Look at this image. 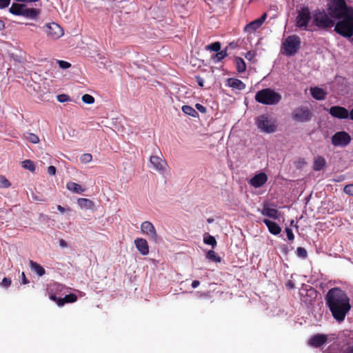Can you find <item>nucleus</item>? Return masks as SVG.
<instances>
[{"instance_id":"37","label":"nucleus","mask_w":353,"mask_h":353,"mask_svg":"<svg viewBox=\"0 0 353 353\" xmlns=\"http://www.w3.org/2000/svg\"><path fill=\"white\" fill-rule=\"evenodd\" d=\"M296 254L298 257L301 258V259H305L307 257V250L304 248H302V247L297 248Z\"/></svg>"},{"instance_id":"53","label":"nucleus","mask_w":353,"mask_h":353,"mask_svg":"<svg viewBox=\"0 0 353 353\" xmlns=\"http://www.w3.org/2000/svg\"><path fill=\"white\" fill-rule=\"evenodd\" d=\"M199 284H200V282L199 281L194 280L192 283V287L193 288H197L199 285Z\"/></svg>"},{"instance_id":"32","label":"nucleus","mask_w":353,"mask_h":353,"mask_svg":"<svg viewBox=\"0 0 353 353\" xmlns=\"http://www.w3.org/2000/svg\"><path fill=\"white\" fill-rule=\"evenodd\" d=\"M22 167L32 172H34L36 169L34 162L29 159L22 161Z\"/></svg>"},{"instance_id":"62","label":"nucleus","mask_w":353,"mask_h":353,"mask_svg":"<svg viewBox=\"0 0 353 353\" xmlns=\"http://www.w3.org/2000/svg\"><path fill=\"white\" fill-rule=\"evenodd\" d=\"M28 25L34 26V24H33V23H28Z\"/></svg>"},{"instance_id":"41","label":"nucleus","mask_w":353,"mask_h":353,"mask_svg":"<svg viewBox=\"0 0 353 353\" xmlns=\"http://www.w3.org/2000/svg\"><path fill=\"white\" fill-rule=\"evenodd\" d=\"M343 192L346 194L353 196V184L346 185L343 188Z\"/></svg>"},{"instance_id":"42","label":"nucleus","mask_w":353,"mask_h":353,"mask_svg":"<svg viewBox=\"0 0 353 353\" xmlns=\"http://www.w3.org/2000/svg\"><path fill=\"white\" fill-rule=\"evenodd\" d=\"M57 63H58L59 67L63 69H68V68H70V66H71V64L69 62L65 61L58 60Z\"/></svg>"},{"instance_id":"25","label":"nucleus","mask_w":353,"mask_h":353,"mask_svg":"<svg viewBox=\"0 0 353 353\" xmlns=\"http://www.w3.org/2000/svg\"><path fill=\"white\" fill-rule=\"evenodd\" d=\"M25 8V4L14 3L9 9L10 13L17 16H21L23 10Z\"/></svg>"},{"instance_id":"55","label":"nucleus","mask_w":353,"mask_h":353,"mask_svg":"<svg viewBox=\"0 0 353 353\" xmlns=\"http://www.w3.org/2000/svg\"><path fill=\"white\" fill-rule=\"evenodd\" d=\"M5 28L4 22L0 19V30H3Z\"/></svg>"},{"instance_id":"39","label":"nucleus","mask_w":353,"mask_h":353,"mask_svg":"<svg viewBox=\"0 0 353 353\" xmlns=\"http://www.w3.org/2000/svg\"><path fill=\"white\" fill-rule=\"evenodd\" d=\"M11 185L10 181L3 176H0V188H7Z\"/></svg>"},{"instance_id":"3","label":"nucleus","mask_w":353,"mask_h":353,"mask_svg":"<svg viewBox=\"0 0 353 353\" xmlns=\"http://www.w3.org/2000/svg\"><path fill=\"white\" fill-rule=\"evenodd\" d=\"M333 19L329 12L327 13L324 10H316L312 14V23L320 30H327L334 27Z\"/></svg>"},{"instance_id":"20","label":"nucleus","mask_w":353,"mask_h":353,"mask_svg":"<svg viewBox=\"0 0 353 353\" xmlns=\"http://www.w3.org/2000/svg\"><path fill=\"white\" fill-rule=\"evenodd\" d=\"M261 214L263 216H266L274 219H278L280 214L279 212L276 209L270 208L267 205H264L261 210Z\"/></svg>"},{"instance_id":"58","label":"nucleus","mask_w":353,"mask_h":353,"mask_svg":"<svg viewBox=\"0 0 353 353\" xmlns=\"http://www.w3.org/2000/svg\"><path fill=\"white\" fill-rule=\"evenodd\" d=\"M347 353H353V345L347 349Z\"/></svg>"},{"instance_id":"35","label":"nucleus","mask_w":353,"mask_h":353,"mask_svg":"<svg viewBox=\"0 0 353 353\" xmlns=\"http://www.w3.org/2000/svg\"><path fill=\"white\" fill-rule=\"evenodd\" d=\"M221 45L219 41L214 42L210 45L205 46V49L207 50H210L213 52H218L221 50Z\"/></svg>"},{"instance_id":"36","label":"nucleus","mask_w":353,"mask_h":353,"mask_svg":"<svg viewBox=\"0 0 353 353\" xmlns=\"http://www.w3.org/2000/svg\"><path fill=\"white\" fill-rule=\"evenodd\" d=\"M206 256L208 259L214 261V262H220L221 258L219 256L216 252L213 250H209L206 254Z\"/></svg>"},{"instance_id":"4","label":"nucleus","mask_w":353,"mask_h":353,"mask_svg":"<svg viewBox=\"0 0 353 353\" xmlns=\"http://www.w3.org/2000/svg\"><path fill=\"white\" fill-rule=\"evenodd\" d=\"M254 99L261 104L276 105L281 101L282 97L271 88H264L256 93Z\"/></svg>"},{"instance_id":"5","label":"nucleus","mask_w":353,"mask_h":353,"mask_svg":"<svg viewBox=\"0 0 353 353\" xmlns=\"http://www.w3.org/2000/svg\"><path fill=\"white\" fill-rule=\"evenodd\" d=\"M301 39L297 35L288 36L282 44L283 53L288 56L295 54L300 48Z\"/></svg>"},{"instance_id":"56","label":"nucleus","mask_w":353,"mask_h":353,"mask_svg":"<svg viewBox=\"0 0 353 353\" xmlns=\"http://www.w3.org/2000/svg\"><path fill=\"white\" fill-rule=\"evenodd\" d=\"M56 290H61L63 288V285L61 284H55Z\"/></svg>"},{"instance_id":"15","label":"nucleus","mask_w":353,"mask_h":353,"mask_svg":"<svg viewBox=\"0 0 353 353\" xmlns=\"http://www.w3.org/2000/svg\"><path fill=\"white\" fill-rule=\"evenodd\" d=\"M150 163L153 168L158 172H164L165 170L167 165L165 161L157 155H152L150 158Z\"/></svg>"},{"instance_id":"50","label":"nucleus","mask_w":353,"mask_h":353,"mask_svg":"<svg viewBox=\"0 0 353 353\" xmlns=\"http://www.w3.org/2000/svg\"><path fill=\"white\" fill-rule=\"evenodd\" d=\"M21 283L23 284H28L29 283V281L27 279L26 274L23 272H21Z\"/></svg>"},{"instance_id":"6","label":"nucleus","mask_w":353,"mask_h":353,"mask_svg":"<svg viewBox=\"0 0 353 353\" xmlns=\"http://www.w3.org/2000/svg\"><path fill=\"white\" fill-rule=\"evenodd\" d=\"M312 19L311 12L307 6L302 7L297 11L296 26L302 30H307L310 21Z\"/></svg>"},{"instance_id":"19","label":"nucleus","mask_w":353,"mask_h":353,"mask_svg":"<svg viewBox=\"0 0 353 353\" xmlns=\"http://www.w3.org/2000/svg\"><path fill=\"white\" fill-rule=\"evenodd\" d=\"M263 222L268 227V230L271 234L277 235L281 232V228L276 223L266 219H265Z\"/></svg>"},{"instance_id":"23","label":"nucleus","mask_w":353,"mask_h":353,"mask_svg":"<svg viewBox=\"0 0 353 353\" xmlns=\"http://www.w3.org/2000/svg\"><path fill=\"white\" fill-rule=\"evenodd\" d=\"M23 14L21 16H23L28 19H35L39 14V10L36 8H28L25 5V8L23 10Z\"/></svg>"},{"instance_id":"26","label":"nucleus","mask_w":353,"mask_h":353,"mask_svg":"<svg viewBox=\"0 0 353 353\" xmlns=\"http://www.w3.org/2000/svg\"><path fill=\"white\" fill-rule=\"evenodd\" d=\"M77 204L81 208L85 209H92L94 206V202L88 199L79 198L77 200Z\"/></svg>"},{"instance_id":"44","label":"nucleus","mask_w":353,"mask_h":353,"mask_svg":"<svg viewBox=\"0 0 353 353\" xmlns=\"http://www.w3.org/2000/svg\"><path fill=\"white\" fill-rule=\"evenodd\" d=\"M11 283H12L11 279L9 278L5 277L3 279V280L1 283V285L3 288H8L10 286Z\"/></svg>"},{"instance_id":"34","label":"nucleus","mask_w":353,"mask_h":353,"mask_svg":"<svg viewBox=\"0 0 353 353\" xmlns=\"http://www.w3.org/2000/svg\"><path fill=\"white\" fill-rule=\"evenodd\" d=\"M203 242L207 244L211 245L213 248L216 245V241L213 236L208 235L204 236Z\"/></svg>"},{"instance_id":"10","label":"nucleus","mask_w":353,"mask_h":353,"mask_svg":"<svg viewBox=\"0 0 353 353\" xmlns=\"http://www.w3.org/2000/svg\"><path fill=\"white\" fill-rule=\"evenodd\" d=\"M350 141V135L345 131L338 132L332 137V143L334 146H347Z\"/></svg>"},{"instance_id":"38","label":"nucleus","mask_w":353,"mask_h":353,"mask_svg":"<svg viewBox=\"0 0 353 353\" xmlns=\"http://www.w3.org/2000/svg\"><path fill=\"white\" fill-rule=\"evenodd\" d=\"M82 101L86 104H92L94 103V98L88 94H85L82 97Z\"/></svg>"},{"instance_id":"51","label":"nucleus","mask_w":353,"mask_h":353,"mask_svg":"<svg viewBox=\"0 0 353 353\" xmlns=\"http://www.w3.org/2000/svg\"><path fill=\"white\" fill-rule=\"evenodd\" d=\"M59 243V245L63 248L68 247V243L64 239H60Z\"/></svg>"},{"instance_id":"14","label":"nucleus","mask_w":353,"mask_h":353,"mask_svg":"<svg viewBox=\"0 0 353 353\" xmlns=\"http://www.w3.org/2000/svg\"><path fill=\"white\" fill-rule=\"evenodd\" d=\"M268 181V176L265 172H260L255 174L250 179L249 183L255 188L262 187Z\"/></svg>"},{"instance_id":"59","label":"nucleus","mask_w":353,"mask_h":353,"mask_svg":"<svg viewBox=\"0 0 353 353\" xmlns=\"http://www.w3.org/2000/svg\"><path fill=\"white\" fill-rule=\"evenodd\" d=\"M208 223H211L214 221V219L212 218H209L207 219Z\"/></svg>"},{"instance_id":"52","label":"nucleus","mask_w":353,"mask_h":353,"mask_svg":"<svg viewBox=\"0 0 353 353\" xmlns=\"http://www.w3.org/2000/svg\"><path fill=\"white\" fill-rule=\"evenodd\" d=\"M57 210H58L60 212H61V213H64V212H66V211H70V208L65 209V208H64L63 207H62V206H61V205H57Z\"/></svg>"},{"instance_id":"24","label":"nucleus","mask_w":353,"mask_h":353,"mask_svg":"<svg viewBox=\"0 0 353 353\" xmlns=\"http://www.w3.org/2000/svg\"><path fill=\"white\" fill-rule=\"evenodd\" d=\"M30 269L32 272L37 274L39 276H42L46 274L45 269L37 262L33 261H30Z\"/></svg>"},{"instance_id":"46","label":"nucleus","mask_w":353,"mask_h":353,"mask_svg":"<svg viewBox=\"0 0 353 353\" xmlns=\"http://www.w3.org/2000/svg\"><path fill=\"white\" fill-rule=\"evenodd\" d=\"M10 3V0H0V8L3 9L7 8Z\"/></svg>"},{"instance_id":"49","label":"nucleus","mask_w":353,"mask_h":353,"mask_svg":"<svg viewBox=\"0 0 353 353\" xmlns=\"http://www.w3.org/2000/svg\"><path fill=\"white\" fill-rule=\"evenodd\" d=\"M195 79H196V81L198 85L200 87H203L204 85V80L202 77H201L200 76H196Z\"/></svg>"},{"instance_id":"54","label":"nucleus","mask_w":353,"mask_h":353,"mask_svg":"<svg viewBox=\"0 0 353 353\" xmlns=\"http://www.w3.org/2000/svg\"><path fill=\"white\" fill-rule=\"evenodd\" d=\"M253 57V54L252 52H248L245 54V58L248 59H251Z\"/></svg>"},{"instance_id":"40","label":"nucleus","mask_w":353,"mask_h":353,"mask_svg":"<svg viewBox=\"0 0 353 353\" xmlns=\"http://www.w3.org/2000/svg\"><path fill=\"white\" fill-rule=\"evenodd\" d=\"M92 159V156L90 154L85 153L81 156L80 160L83 163H90Z\"/></svg>"},{"instance_id":"47","label":"nucleus","mask_w":353,"mask_h":353,"mask_svg":"<svg viewBox=\"0 0 353 353\" xmlns=\"http://www.w3.org/2000/svg\"><path fill=\"white\" fill-rule=\"evenodd\" d=\"M196 108L197 110H199L201 113H205L206 112V108L203 106V105L200 103H196L195 105Z\"/></svg>"},{"instance_id":"2","label":"nucleus","mask_w":353,"mask_h":353,"mask_svg":"<svg viewBox=\"0 0 353 353\" xmlns=\"http://www.w3.org/2000/svg\"><path fill=\"white\" fill-rule=\"evenodd\" d=\"M325 300L333 318L339 323L343 321L351 310L347 294L339 288H333L328 290Z\"/></svg>"},{"instance_id":"33","label":"nucleus","mask_w":353,"mask_h":353,"mask_svg":"<svg viewBox=\"0 0 353 353\" xmlns=\"http://www.w3.org/2000/svg\"><path fill=\"white\" fill-rule=\"evenodd\" d=\"M23 136L26 139L32 143H38L40 141L39 137L32 132H26L23 134Z\"/></svg>"},{"instance_id":"11","label":"nucleus","mask_w":353,"mask_h":353,"mask_svg":"<svg viewBox=\"0 0 353 353\" xmlns=\"http://www.w3.org/2000/svg\"><path fill=\"white\" fill-rule=\"evenodd\" d=\"M45 27L48 37L52 39H57L63 34L62 28L56 23L46 24Z\"/></svg>"},{"instance_id":"61","label":"nucleus","mask_w":353,"mask_h":353,"mask_svg":"<svg viewBox=\"0 0 353 353\" xmlns=\"http://www.w3.org/2000/svg\"><path fill=\"white\" fill-rule=\"evenodd\" d=\"M290 224H291V225H292V224H294V221H292Z\"/></svg>"},{"instance_id":"43","label":"nucleus","mask_w":353,"mask_h":353,"mask_svg":"<svg viewBox=\"0 0 353 353\" xmlns=\"http://www.w3.org/2000/svg\"><path fill=\"white\" fill-rule=\"evenodd\" d=\"M57 100L61 103H64L66 101H69L70 100V98L68 95L62 94L57 96Z\"/></svg>"},{"instance_id":"27","label":"nucleus","mask_w":353,"mask_h":353,"mask_svg":"<svg viewBox=\"0 0 353 353\" xmlns=\"http://www.w3.org/2000/svg\"><path fill=\"white\" fill-rule=\"evenodd\" d=\"M325 165V160L322 157H318L314 159L313 169L316 171L321 170Z\"/></svg>"},{"instance_id":"31","label":"nucleus","mask_w":353,"mask_h":353,"mask_svg":"<svg viewBox=\"0 0 353 353\" xmlns=\"http://www.w3.org/2000/svg\"><path fill=\"white\" fill-rule=\"evenodd\" d=\"M181 109H182V111L185 114L190 115L194 118L199 117V114H198L197 111L190 105H183Z\"/></svg>"},{"instance_id":"8","label":"nucleus","mask_w":353,"mask_h":353,"mask_svg":"<svg viewBox=\"0 0 353 353\" xmlns=\"http://www.w3.org/2000/svg\"><path fill=\"white\" fill-rule=\"evenodd\" d=\"M256 124L258 128L267 133L274 132L276 130L274 123L265 114L260 115L256 119Z\"/></svg>"},{"instance_id":"16","label":"nucleus","mask_w":353,"mask_h":353,"mask_svg":"<svg viewBox=\"0 0 353 353\" xmlns=\"http://www.w3.org/2000/svg\"><path fill=\"white\" fill-rule=\"evenodd\" d=\"M327 341V336L323 334H316L309 340L308 344L313 347H320Z\"/></svg>"},{"instance_id":"48","label":"nucleus","mask_w":353,"mask_h":353,"mask_svg":"<svg viewBox=\"0 0 353 353\" xmlns=\"http://www.w3.org/2000/svg\"><path fill=\"white\" fill-rule=\"evenodd\" d=\"M56 172H57V169L54 166L50 165L48 168V173L50 175H51V176L55 175Z\"/></svg>"},{"instance_id":"13","label":"nucleus","mask_w":353,"mask_h":353,"mask_svg":"<svg viewBox=\"0 0 353 353\" xmlns=\"http://www.w3.org/2000/svg\"><path fill=\"white\" fill-rule=\"evenodd\" d=\"M329 113L332 117L340 119H345L349 118L348 110L345 108L339 105L332 106L329 109Z\"/></svg>"},{"instance_id":"22","label":"nucleus","mask_w":353,"mask_h":353,"mask_svg":"<svg viewBox=\"0 0 353 353\" xmlns=\"http://www.w3.org/2000/svg\"><path fill=\"white\" fill-rule=\"evenodd\" d=\"M310 93L313 98L316 100H324L326 97V92L319 87L310 88Z\"/></svg>"},{"instance_id":"29","label":"nucleus","mask_w":353,"mask_h":353,"mask_svg":"<svg viewBox=\"0 0 353 353\" xmlns=\"http://www.w3.org/2000/svg\"><path fill=\"white\" fill-rule=\"evenodd\" d=\"M234 63L236 64V70L241 73L245 71L246 70V65L244 61V60L241 57H235L234 59Z\"/></svg>"},{"instance_id":"57","label":"nucleus","mask_w":353,"mask_h":353,"mask_svg":"<svg viewBox=\"0 0 353 353\" xmlns=\"http://www.w3.org/2000/svg\"><path fill=\"white\" fill-rule=\"evenodd\" d=\"M349 118L353 121V108L349 112Z\"/></svg>"},{"instance_id":"28","label":"nucleus","mask_w":353,"mask_h":353,"mask_svg":"<svg viewBox=\"0 0 353 353\" xmlns=\"http://www.w3.org/2000/svg\"><path fill=\"white\" fill-rule=\"evenodd\" d=\"M66 188L68 190L74 193H81L84 191L79 184L71 181L67 183Z\"/></svg>"},{"instance_id":"7","label":"nucleus","mask_w":353,"mask_h":353,"mask_svg":"<svg viewBox=\"0 0 353 353\" xmlns=\"http://www.w3.org/2000/svg\"><path fill=\"white\" fill-rule=\"evenodd\" d=\"M312 112L307 107H299L295 108L292 113V119L297 122L305 123L311 120Z\"/></svg>"},{"instance_id":"18","label":"nucleus","mask_w":353,"mask_h":353,"mask_svg":"<svg viewBox=\"0 0 353 353\" xmlns=\"http://www.w3.org/2000/svg\"><path fill=\"white\" fill-rule=\"evenodd\" d=\"M134 245L139 252L143 256L148 254L149 246L147 241L143 238H137L134 240Z\"/></svg>"},{"instance_id":"30","label":"nucleus","mask_w":353,"mask_h":353,"mask_svg":"<svg viewBox=\"0 0 353 353\" xmlns=\"http://www.w3.org/2000/svg\"><path fill=\"white\" fill-rule=\"evenodd\" d=\"M216 53L212 57V59L214 63H218L222 61L225 57L228 56L227 48L221 51L216 52Z\"/></svg>"},{"instance_id":"12","label":"nucleus","mask_w":353,"mask_h":353,"mask_svg":"<svg viewBox=\"0 0 353 353\" xmlns=\"http://www.w3.org/2000/svg\"><path fill=\"white\" fill-rule=\"evenodd\" d=\"M50 299L56 302L58 306L62 307L65 303H72L77 301V296L74 294L65 295L63 298H59L55 294H51Z\"/></svg>"},{"instance_id":"60","label":"nucleus","mask_w":353,"mask_h":353,"mask_svg":"<svg viewBox=\"0 0 353 353\" xmlns=\"http://www.w3.org/2000/svg\"><path fill=\"white\" fill-rule=\"evenodd\" d=\"M289 285H290V287H293V284H292L291 282H289Z\"/></svg>"},{"instance_id":"45","label":"nucleus","mask_w":353,"mask_h":353,"mask_svg":"<svg viewBox=\"0 0 353 353\" xmlns=\"http://www.w3.org/2000/svg\"><path fill=\"white\" fill-rule=\"evenodd\" d=\"M285 232L287 234V237H288V240H290V241L294 240V236L292 229H290L289 228H286Z\"/></svg>"},{"instance_id":"9","label":"nucleus","mask_w":353,"mask_h":353,"mask_svg":"<svg viewBox=\"0 0 353 353\" xmlns=\"http://www.w3.org/2000/svg\"><path fill=\"white\" fill-rule=\"evenodd\" d=\"M141 232L143 234L146 235L150 241H157L158 235L157 230L150 221H145L141 223Z\"/></svg>"},{"instance_id":"1","label":"nucleus","mask_w":353,"mask_h":353,"mask_svg":"<svg viewBox=\"0 0 353 353\" xmlns=\"http://www.w3.org/2000/svg\"><path fill=\"white\" fill-rule=\"evenodd\" d=\"M327 10L337 21L334 32L340 36L350 39L353 37V8L347 5L345 0H329Z\"/></svg>"},{"instance_id":"17","label":"nucleus","mask_w":353,"mask_h":353,"mask_svg":"<svg viewBox=\"0 0 353 353\" xmlns=\"http://www.w3.org/2000/svg\"><path fill=\"white\" fill-rule=\"evenodd\" d=\"M266 18L267 13H263L260 18L255 19L247 24L244 28V30L245 32H254L256 30L263 25Z\"/></svg>"},{"instance_id":"21","label":"nucleus","mask_w":353,"mask_h":353,"mask_svg":"<svg viewBox=\"0 0 353 353\" xmlns=\"http://www.w3.org/2000/svg\"><path fill=\"white\" fill-rule=\"evenodd\" d=\"M227 85L230 88L239 90H242L245 88V84L242 81L235 78L228 79Z\"/></svg>"}]
</instances>
